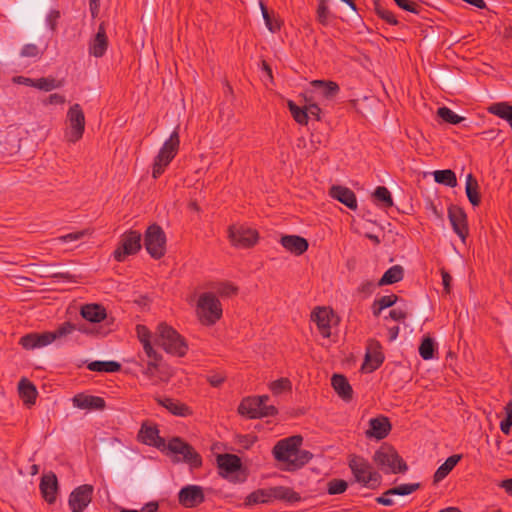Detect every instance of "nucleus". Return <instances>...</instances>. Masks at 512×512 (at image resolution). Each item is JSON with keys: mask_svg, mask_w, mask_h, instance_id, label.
<instances>
[{"mask_svg": "<svg viewBox=\"0 0 512 512\" xmlns=\"http://www.w3.org/2000/svg\"><path fill=\"white\" fill-rule=\"evenodd\" d=\"M144 246L154 259L161 258L166 251V235L157 224L150 225L144 234Z\"/></svg>", "mask_w": 512, "mask_h": 512, "instance_id": "20e7f679", "label": "nucleus"}, {"mask_svg": "<svg viewBox=\"0 0 512 512\" xmlns=\"http://www.w3.org/2000/svg\"><path fill=\"white\" fill-rule=\"evenodd\" d=\"M433 351H434V345L431 338H425L420 347H419V353L420 355L425 359H431L433 357Z\"/></svg>", "mask_w": 512, "mask_h": 512, "instance_id": "09e8293b", "label": "nucleus"}, {"mask_svg": "<svg viewBox=\"0 0 512 512\" xmlns=\"http://www.w3.org/2000/svg\"><path fill=\"white\" fill-rule=\"evenodd\" d=\"M349 467L359 483L367 487H373L379 482V474L373 470L372 466L366 460L359 457H352L349 461Z\"/></svg>", "mask_w": 512, "mask_h": 512, "instance_id": "0eeeda50", "label": "nucleus"}, {"mask_svg": "<svg viewBox=\"0 0 512 512\" xmlns=\"http://www.w3.org/2000/svg\"><path fill=\"white\" fill-rule=\"evenodd\" d=\"M155 343L165 352L183 356L187 346L184 339L170 326L161 323L155 332Z\"/></svg>", "mask_w": 512, "mask_h": 512, "instance_id": "7ed1b4c3", "label": "nucleus"}, {"mask_svg": "<svg viewBox=\"0 0 512 512\" xmlns=\"http://www.w3.org/2000/svg\"><path fill=\"white\" fill-rule=\"evenodd\" d=\"M373 197L381 207H391L393 205L391 194L386 187H377L373 193Z\"/></svg>", "mask_w": 512, "mask_h": 512, "instance_id": "ea45409f", "label": "nucleus"}, {"mask_svg": "<svg viewBox=\"0 0 512 512\" xmlns=\"http://www.w3.org/2000/svg\"><path fill=\"white\" fill-rule=\"evenodd\" d=\"M167 448L177 457V460H184L193 467H197L201 463L198 454L192 447L178 438L172 439L168 443Z\"/></svg>", "mask_w": 512, "mask_h": 512, "instance_id": "9d476101", "label": "nucleus"}, {"mask_svg": "<svg viewBox=\"0 0 512 512\" xmlns=\"http://www.w3.org/2000/svg\"><path fill=\"white\" fill-rule=\"evenodd\" d=\"M90 234H91V232L89 229H84V230L72 232L67 235L61 236L55 240L62 242L64 244H68V243L79 241Z\"/></svg>", "mask_w": 512, "mask_h": 512, "instance_id": "c03bdc74", "label": "nucleus"}, {"mask_svg": "<svg viewBox=\"0 0 512 512\" xmlns=\"http://www.w3.org/2000/svg\"><path fill=\"white\" fill-rule=\"evenodd\" d=\"M393 495H388V491L381 497L378 498V502L385 506H391L394 504V501L392 500Z\"/></svg>", "mask_w": 512, "mask_h": 512, "instance_id": "338daca9", "label": "nucleus"}, {"mask_svg": "<svg viewBox=\"0 0 512 512\" xmlns=\"http://www.w3.org/2000/svg\"><path fill=\"white\" fill-rule=\"evenodd\" d=\"M419 487V484H402L388 490V495H409Z\"/></svg>", "mask_w": 512, "mask_h": 512, "instance_id": "de8ad7c7", "label": "nucleus"}, {"mask_svg": "<svg viewBox=\"0 0 512 512\" xmlns=\"http://www.w3.org/2000/svg\"><path fill=\"white\" fill-rule=\"evenodd\" d=\"M228 236L235 246L250 247L258 238L257 232L248 227H230Z\"/></svg>", "mask_w": 512, "mask_h": 512, "instance_id": "4468645a", "label": "nucleus"}, {"mask_svg": "<svg viewBox=\"0 0 512 512\" xmlns=\"http://www.w3.org/2000/svg\"><path fill=\"white\" fill-rule=\"evenodd\" d=\"M157 508H158L157 504L151 502V503H148L147 505H145L144 507H142L141 510H127V509H123L120 512H156Z\"/></svg>", "mask_w": 512, "mask_h": 512, "instance_id": "e2e57ef3", "label": "nucleus"}, {"mask_svg": "<svg viewBox=\"0 0 512 512\" xmlns=\"http://www.w3.org/2000/svg\"><path fill=\"white\" fill-rule=\"evenodd\" d=\"M270 495L272 496V499L283 500L291 504L300 500L298 493L294 492L290 488L282 486L270 488Z\"/></svg>", "mask_w": 512, "mask_h": 512, "instance_id": "cd10ccee", "label": "nucleus"}, {"mask_svg": "<svg viewBox=\"0 0 512 512\" xmlns=\"http://www.w3.org/2000/svg\"><path fill=\"white\" fill-rule=\"evenodd\" d=\"M93 487L82 485L72 491L69 497V506L73 512H82L91 502Z\"/></svg>", "mask_w": 512, "mask_h": 512, "instance_id": "ddd939ff", "label": "nucleus"}, {"mask_svg": "<svg viewBox=\"0 0 512 512\" xmlns=\"http://www.w3.org/2000/svg\"><path fill=\"white\" fill-rule=\"evenodd\" d=\"M203 499L202 488L196 485H188L179 492V501L187 507L195 506L202 502Z\"/></svg>", "mask_w": 512, "mask_h": 512, "instance_id": "f3484780", "label": "nucleus"}, {"mask_svg": "<svg viewBox=\"0 0 512 512\" xmlns=\"http://www.w3.org/2000/svg\"><path fill=\"white\" fill-rule=\"evenodd\" d=\"M62 85V81H58L54 78H41L35 80L34 87L43 90V91H51Z\"/></svg>", "mask_w": 512, "mask_h": 512, "instance_id": "79ce46f5", "label": "nucleus"}, {"mask_svg": "<svg viewBox=\"0 0 512 512\" xmlns=\"http://www.w3.org/2000/svg\"><path fill=\"white\" fill-rule=\"evenodd\" d=\"M68 124V140L72 142L77 141L78 139L81 138L85 125L84 114L78 104H75L70 108L68 112Z\"/></svg>", "mask_w": 512, "mask_h": 512, "instance_id": "9b49d317", "label": "nucleus"}, {"mask_svg": "<svg viewBox=\"0 0 512 512\" xmlns=\"http://www.w3.org/2000/svg\"><path fill=\"white\" fill-rule=\"evenodd\" d=\"M158 403L176 416H186L189 414V408L184 404L170 398L158 399Z\"/></svg>", "mask_w": 512, "mask_h": 512, "instance_id": "473e14b6", "label": "nucleus"}, {"mask_svg": "<svg viewBox=\"0 0 512 512\" xmlns=\"http://www.w3.org/2000/svg\"><path fill=\"white\" fill-rule=\"evenodd\" d=\"M370 429L366 432L367 436L376 439L384 438L390 431V423L385 417L373 418L369 421Z\"/></svg>", "mask_w": 512, "mask_h": 512, "instance_id": "412c9836", "label": "nucleus"}, {"mask_svg": "<svg viewBox=\"0 0 512 512\" xmlns=\"http://www.w3.org/2000/svg\"><path fill=\"white\" fill-rule=\"evenodd\" d=\"M442 283L444 286V290L446 293H449L450 291V282H451V276L446 272L442 271Z\"/></svg>", "mask_w": 512, "mask_h": 512, "instance_id": "69168bd1", "label": "nucleus"}, {"mask_svg": "<svg viewBox=\"0 0 512 512\" xmlns=\"http://www.w3.org/2000/svg\"><path fill=\"white\" fill-rule=\"evenodd\" d=\"M449 220L455 233L461 238L463 242L466 239V215L457 207H451L449 209Z\"/></svg>", "mask_w": 512, "mask_h": 512, "instance_id": "a211bd4d", "label": "nucleus"}, {"mask_svg": "<svg viewBox=\"0 0 512 512\" xmlns=\"http://www.w3.org/2000/svg\"><path fill=\"white\" fill-rule=\"evenodd\" d=\"M389 316L395 321H400L405 318V313L402 310L394 309L390 312Z\"/></svg>", "mask_w": 512, "mask_h": 512, "instance_id": "774afa93", "label": "nucleus"}, {"mask_svg": "<svg viewBox=\"0 0 512 512\" xmlns=\"http://www.w3.org/2000/svg\"><path fill=\"white\" fill-rule=\"evenodd\" d=\"M434 180L437 183L455 187L457 185L456 175L452 170H437L433 172Z\"/></svg>", "mask_w": 512, "mask_h": 512, "instance_id": "4c0bfd02", "label": "nucleus"}, {"mask_svg": "<svg viewBox=\"0 0 512 512\" xmlns=\"http://www.w3.org/2000/svg\"><path fill=\"white\" fill-rule=\"evenodd\" d=\"M329 10L326 5L320 4L317 10V19L320 23L326 24L328 20Z\"/></svg>", "mask_w": 512, "mask_h": 512, "instance_id": "bf43d9fd", "label": "nucleus"}, {"mask_svg": "<svg viewBox=\"0 0 512 512\" xmlns=\"http://www.w3.org/2000/svg\"><path fill=\"white\" fill-rule=\"evenodd\" d=\"M237 291V288L230 284V283H225L222 285L221 289H220V294L222 296H230L231 294L235 293Z\"/></svg>", "mask_w": 512, "mask_h": 512, "instance_id": "0e129e2a", "label": "nucleus"}, {"mask_svg": "<svg viewBox=\"0 0 512 512\" xmlns=\"http://www.w3.org/2000/svg\"><path fill=\"white\" fill-rule=\"evenodd\" d=\"M157 360L151 359L148 362L147 368L144 370V374L150 378H154L156 376V370L158 369Z\"/></svg>", "mask_w": 512, "mask_h": 512, "instance_id": "680f3d73", "label": "nucleus"}, {"mask_svg": "<svg viewBox=\"0 0 512 512\" xmlns=\"http://www.w3.org/2000/svg\"><path fill=\"white\" fill-rule=\"evenodd\" d=\"M396 2V4L406 10V11H409V12H412V13H418V6L413 3V2H410L408 0H394Z\"/></svg>", "mask_w": 512, "mask_h": 512, "instance_id": "13d9d810", "label": "nucleus"}, {"mask_svg": "<svg viewBox=\"0 0 512 512\" xmlns=\"http://www.w3.org/2000/svg\"><path fill=\"white\" fill-rule=\"evenodd\" d=\"M332 386L337 394L345 401H348L352 397V387L348 383L347 379L339 374H335L332 377Z\"/></svg>", "mask_w": 512, "mask_h": 512, "instance_id": "bb28decb", "label": "nucleus"}, {"mask_svg": "<svg viewBox=\"0 0 512 512\" xmlns=\"http://www.w3.org/2000/svg\"><path fill=\"white\" fill-rule=\"evenodd\" d=\"M18 390L21 398L27 405H32L37 396L36 387L27 379H21L18 385Z\"/></svg>", "mask_w": 512, "mask_h": 512, "instance_id": "7c9ffc66", "label": "nucleus"}, {"mask_svg": "<svg viewBox=\"0 0 512 512\" xmlns=\"http://www.w3.org/2000/svg\"><path fill=\"white\" fill-rule=\"evenodd\" d=\"M376 13L385 21L392 25H396L398 22L391 12L383 8L379 2H375Z\"/></svg>", "mask_w": 512, "mask_h": 512, "instance_id": "3c124183", "label": "nucleus"}, {"mask_svg": "<svg viewBox=\"0 0 512 512\" xmlns=\"http://www.w3.org/2000/svg\"><path fill=\"white\" fill-rule=\"evenodd\" d=\"M140 439L148 445H154L156 447H165L164 441L158 436V431L151 426H143L140 433Z\"/></svg>", "mask_w": 512, "mask_h": 512, "instance_id": "c85d7f7f", "label": "nucleus"}, {"mask_svg": "<svg viewBox=\"0 0 512 512\" xmlns=\"http://www.w3.org/2000/svg\"><path fill=\"white\" fill-rule=\"evenodd\" d=\"M302 442L300 436H292L280 440L273 449L275 458L282 463L283 468L292 471L302 467L311 458L308 451L299 450Z\"/></svg>", "mask_w": 512, "mask_h": 512, "instance_id": "f257e3e1", "label": "nucleus"}, {"mask_svg": "<svg viewBox=\"0 0 512 512\" xmlns=\"http://www.w3.org/2000/svg\"><path fill=\"white\" fill-rule=\"evenodd\" d=\"M272 500V496L270 495L269 489H260L252 492L246 497L245 505L251 506L260 503H268Z\"/></svg>", "mask_w": 512, "mask_h": 512, "instance_id": "f704fd0d", "label": "nucleus"}, {"mask_svg": "<svg viewBox=\"0 0 512 512\" xmlns=\"http://www.w3.org/2000/svg\"><path fill=\"white\" fill-rule=\"evenodd\" d=\"M378 348V343H374L370 347L369 351L366 354L365 362L362 366L363 370L371 372L375 370L377 367H379V365L383 362L384 357L382 353L378 350Z\"/></svg>", "mask_w": 512, "mask_h": 512, "instance_id": "a878e982", "label": "nucleus"}, {"mask_svg": "<svg viewBox=\"0 0 512 512\" xmlns=\"http://www.w3.org/2000/svg\"><path fill=\"white\" fill-rule=\"evenodd\" d=\"M330 195L350 209H355L357 207V201L354 193L346 187L332 186L330 189Z\"/></svg>", "mask_w": 512, "mask_h": 512, "instance_id": "aec40b11", "label": "nucleus"}, {"mask_svg": "<svg viewBox=\"0 0 512 512\" xmlns=\"http://www.w3.org/2000/svg\"><path fill=\"white\" fill-rule=\"evenodd\" d=\"M281 244L288 251L297 255L302 254L308 248V242L297 235H286L281 238Z\"/></svg>", "mask_w": 512, "mask_h": 512, "instance_id": "5701e85b", "label": "nucleus"}, {"mask_svg": "<svg viewBox=\"0 0 512 512\" xmlns=\"http://www.w3.org/2000/svg\"><path fill=\"white\" fill-rule=\"evenodd\" d=\"M108 45L107 36L104 27L101 25L99 31L92 38L89 45V52L94 57H101L105 53Z\"/></svg>", "mask_w": 512, "mask_h": 512, "instance_id": "4be33fe9", "label": "nucleus"}, {"mask_svg": "<svg viewBox=\"0 0 512 512\" xmlns=\"http://www.w3.org/2000/svg\"><path fill=\"white\" fill-rule=\"evenodd\" d=\"M254 406L256 405L254 403L253 397H247L243 399V401L239 405L238 412L241 415H247L250 418H252V415L257 413V409Z\"/></svg>", "mask_w": 512, "mask_h": 512, "instance_id": "a18cd8bd", "label": "nucleus"}, {"mask_svg": "<svg viewBox=\"0 0 512 512\" xmlns=\"http://www.w3.org/2000/svg\"><path fill=\"white\" fill-rule=\"evenodd\" d=\"M137 336L143 345L146 355L150 359L161 360L162 356L152 346L150 341L151 333L145 326H137Z\"/></svg>", "mask_w": 512, "mask_h": 512, "instance_id": "b1692460", "label": "nucleus"}, {"mask_svg": "<svg viewBox=\"0 0 512 512\" xmlns=\"http://www.w3.org/2000/svg\"><path fill=\"white\" fill-rule=\"evenodd\" d=\"M306 105L304 108L297 106L294 102L288 101L289 110L293 116V118L299 124H307L309 116H313L317 119H320V108L319 106L313 102L311 99L305 97Z\"/></svg>", "mask_w": 512, "mask_h": 512, "instance_id": "f8f14e48", "label": "nucleus"}, {"mask_svg": "<svg viewBox=\"0 0 512 512\" xmlns=\"http://www.w3.org/2000/svg\"><path fill=\"white\" fill-rule=\"evenodd\" d=\"M179 147L178 132L174 131L162 145L153 165V177L157 178L174 158Z\"/></svg>", "mask_w": 512, "mask_h": 512, "instance_id": "423d86ee", "label": "nucleus"}, {"mask_svg": "<svg viewBox=\"0 0 512 512\" xmlns=\"http://www.w3.org/2000/svg\"><path fill=\"white\" fill-rule=\"evenodd\" d=\"M460 459L461 455L450 456L435 472V481H441L443 478H445Z\"/></svg>", "mask_w": 512, "mask_h": 512, "instance_id": "c9c22d12", "label": "nucleus"}, {"mask_svg": "<svg viewBox=\"0 0 512 512\" xmlns=\"http://www.w3.org/2000/svg\"><path fill=\"white\" fill-rule=\"evenodd\" d=\"M347 488V483L344 480H332L329 483V493L330 494H340L343 493Z\"/></svg>", "mask_w": 512, "mask_h": 512, "instance_id": "5fc2aeb1", "label": "nucleus"}, {"mask_svg": "<svg viewBox=\"0 0 512 512\" xmlns=\"http://www.w3.org/2000/svg\"><path fill=\"white\" fill-rule=\"evenodd\" d=\"M55 341V336L49 334V332L43 334L31 333L21 338L20 343L25 349L33 350L46 347Z\"/></svg>", "mask_w": 512, "mask_h": 512, "instance_id": "dca6fc26", "label": "nucleus"}, {"mask_svg": "<svg viewBox=\"0 0 512 512\" xmlns=\"http://www.w3.org/2000/svg\"><path fill=\"white\" fill-rule=\"evenodd\" d=\"M217 462L221 474L226 478L235 479V475L241 470L240 459L236 455H219Z\"/></svg>", "mask_w": 512, "mask_h": 512, "instance_id": "2eb2a0df", "label": "nucleus"}, {"mask_svg": "<svg viewBox=\"0 0 512 512\" xmlns=\"http://www.w3.org/2000/svg\"><path fill=\"white\" fill-rule=\"evenodd\" d=\"M311 85L315 87L323 97L328 99L336 95L339 90L338 85L332 81L314 80L311 82Z\"/></svg>", "mask_w": 512, "mask_h": 512, "instance_id": "72a5a7b5", "label": "nucleus"}, {"mask_svg": "<svg viewBox=\"0 0 512 512\" xmlns=\"http://www.w3.org/2000/svg\"><path fill=\"white\" fill-rule=\"evenodd\" d=\"M141 234L128 231L121 235L120 246L114 251L117 261H123L126 256L136 254L141 249Z\"/></svg>", "mask_w": 512, "mask_h": 512, "instance_id": "6e6552de", "label": "nucleus"}, {"mask_svg": "<svg viewBox=\"0 0 512 512\" xmlns=\"http://www.w3.org/2000/svg\"><path fill=\"white\" fill-rule=\"evenodd\" d=\"M291 387V382L287 378L275 380L269 385V388L274 395H279L282 391H290Z\"/></svg>", "mask_w": 512, "mask_h": 512, "instance_id": "49530a36", "label": "nucleus"}, {"mask_svg": "<svg viewBox=\"0 0 512 512\" xmlns=\"http://www.w3.org/2000/svg\"><path fill=\"white\" fill-rule=\"evenodd\" d=\"M374 462L385 472H405L407 466L403 463L397 452L391 447H382L375 452Z\"/></svg>", "mask_w": 512, "mask_h": 512, "instance_id": "39448f33", "label": "nucleus"}, {"mask_svg": "<svg viewBox=\"0 0 512 512\" xmlns=\"http://www.w3.org/2000/svg\"><path fill=\"white\" fill-rule=\"evenodd\" d=\"M40 489L46 501L49 503L54 502L57 492V478L55 474L48 473L44 475L41 480Z\"/></svg>", "mask_w": 512, "mask_h": 512, "instance_id": "393cba45", "label": "nucleus"}, {"mask_svg": "<svg viewBox=\"0 0 512 512\" xmlns=\"http://www.w3.org/2000/svg\"><path fill=\"white\" fill-rule=\"evenodd\" d=\"M76 329L75 325L66 322L60 326L55 332H49L50 335L55 336V340L71 334Z\"/></svg>", "mask_w": 512, "mask_h": 512, "instance_id": "603ef678", "label": "nucleus"}, {"mask_svg": "<svg viewBox=\"0 0 512 512\" xmlns=\"http://www.w3.org/2000/svg\"><path fill=\"white\" fill-rule=\"evenodd\" d=\"M40 53L41 51L34 44H26L20 51L22 57H38Z\"/></svg>", "mask_w": 512, "mask_h": 512, "instance_id": "4d7b16f0", "label": "nucleus"}, {"mask_svg": "<svg viewBox=\"0 0 512 512\" xmlns=\"http://www.w3.org/2000/svg\"><path fill=\"white\" fill-rule=\"evenodd\" d=\"M92 371L114 372L120 368V365L114 361H94L88 365Z\"/></svg>", "mask_w": 512, "mask_h": 512, "instance_id": "a19ab883", "label": "nucleus"}, {"mask_svg": "<svg viewBox=\"0 0 512 512\" xmlns=\"http://www.w3.org/2000/svg\"><path fill=\"white\" fill-rule=\"evenodd\" d=\"M81 315L90 322H100L106 316L105 310L97 304H87L81 308Z\"/></svg>", "mask_w": 512, "mask_h": 512, "instance_id": "c756f323", "label": "nucleus"}, {"mask_svg": "<svg viewBox=\"0 0 512 512\" xmlns=\"http://www.w3.org/2000/svg\"><path fill=\"white\" fill-rule=\"evenodd\" d=\"M72 402L75 407L85 410H100L105 406L102 398L85 394L75 395Z\"/></svg>", "mask_w": 512, "mask_h": 512, "instance_id": "6ab92c4d", "label": "nucleus"}, {"mask_svg": "<svg viewBox=\"0 0 512 512\" xmlns=\"http://www.w3.org/2000/svg\"><path fill=\"white\" fill-rule=\"evenodd\" d=\"M505 412L506 418L500 423V429L504 434H508L512 426V401L506 405Z\"/></svg>", "mask_w": 512, "mask_h": 512, "instance_id": "8fccbe9b", "label": "nucleus"}, {"mask_svg": "<svg viewBox=\"0 0 512 512\" xmlns=\"http://www.w3.org/2000/svg\"><path fill=\"white\" fill-rule=\"evenodd\" d=\"M465 191L470 203L474 206L478 205L480 201L478 195V183L471 174L466 176Z\"/></svg>", "mask_w": 512, "mask_h": 512, "instance_id": "e433bc0d", "label": "nucleus"}, {"mask_svg": "<svg viewBox=\"0 0 512 512\" xmlns=\"http://www.w3.org/2000/svg\"><path fill=\"white\" fill-rule=\"evenodd\" d=\"M195 313L202 323L212 325L222 316L221 303L211 292L200 293L195 301Z\"/></svg>", "mask_w": 512, "mask_h": 512, "instance_id": "f03ea898", "label": "nucleus"}, {"mask_svg": "<svg viewBox=\"0 0 512 512\" xmlns=\"http://www.w3.org/2000/svg\"><path fill=\"white\" fill-rule=\"evenodd\" d=\"M276 413H277V409L275 406L263 405V406H259V410H257V413L252 415V419L273 416Z\"/></svg>", "mask_w": 512, "mask_h": 512, "instance_id": "864d4df0", "label": "nucleus"}, {"mask_svg": "<svg viewBox=\"0 0 512 512\" xmlns=\"http://www.w3.org/2000/svg\"><path fill=\"white\" fill-rule=\"evenodd\" d=\"M311 319L314 321L324 337L331 335V327L337 325L339 318L333 310L327 307H316L311 313Z\"/></svg>", "mask_w": 512, "mask_h": 512, "instance_id": "1a4fd4ad", "label": "nucleus"}, {"mask_svg": "<svg viewBox=\"0 0 512 512\" xmlns=\"http://www.w3.org/2000/svg\"><path fill=\"white\" fill-rule=\"evenodd\" d=\"M488 112L506 120L512 127V106L505 102L494 103L488 107Z\"/></svg>", "mask_w": 512, "mask_h": 512, "instance_id": "2f4dec72", "label": "nucleus"}, {"mask_svg": "<svg viewBox=\"0 0 512 512\" xmlns=\"http://www.w3.org/2000/svg\"><path fill=\"white\" fill-rule=\"evenodd\" d=\"M396 301V296L389 295V296H383L378 301L377 304L380 305V309H384L387 307H391Z\"/></svg>", "mask_w": 512, "mask_h": 512, "instance_id": "052dcab7", "label": "nucleus"}, {"mask_svg": "<svg viewBox=\"0 0 512 512\" xmlns=\"http://www.w3.org/2000/svg\"><path fill=\"white\" fill-rule=\"evenodd\" d=\"M260 8L262 12L263 19L265 21L266 27L271 31L274 32L276 28L279 26L278 22H273L268 11L266 10L264 4L260 2Z\"/></svg>", "mask_w": 512, "mask_h": 512, "instance_id": "6e6d98bb", "label": "nucleus"}, {"mask_svg": "<svg viewBox=\"0 0 512 512\" xmlns=\"http://www.w3.org/2000/svg\"><path fill=\"white\" fill-rule=\"evenodd\" d=\"M403 277V269L401 266L395 265L388 269L379 281V285H388L398 282Z\"/></svg>", "mask_w": 512, "mask_h": 512, "instance_id": "58836bf2", "label": "nucleus"}, {"mask_svg": "<svg viewBox=\"0 0 512 512\" xmlns=\"http://www.w3.org/2000/svg\"><path fill=\"white\" fill-rule=\"evenodd\" d=\"M437 114L444 121L451 123V124H458L464 120V117H461V116L455 114L452 110H450L447 107L439 108Z\"/></svg>", "mask_w": 512, "mask_h": 512, "instance_id": "37998d69", "label": "nucleus"}]
</instances>
